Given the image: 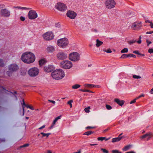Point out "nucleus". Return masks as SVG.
<instances>
[{
  "label": "nucleus",
  "mask_w": 153,
  "mask_h": 153,
  "mask_svg": "<svg viewBox=\"0 0 153 153\" xmlns=\"http://www.w3.org/2000/svg\"><path fill=\"white\" fill-rule=\"evenodd\" d=\"M21 59L26 64H31L35 61L36 57L33 53L27 51L22 54Z\"/></svg>",
  "instance_id": "f257e3e1"
},
{
  "label": "nucleus",
  "mask_w": 153,
  "mask_h": 153,
  "mask_svg": "<svg viewBox=\"0 0 153 153\" xmlns=\"http://www.w3.org/2000/svg\"><path fill=\"white\" fill-rule=\"evenodd\" d=\"M52 78L56 80L61 79L65 76V72L62 69H59L55 70L51 73Z\"/></svg>",
  "instance_id": "f03ea898"
},
{
  "label": "nucleus",
  "mask_w": 153,
  "mask_h": 153,
  "mask_svg": "<svg viewBox=\"0 0 153 153\" xmlns=\"http://www.w3.org/2000/svg\"><path fill=\"white\" fill-rule=\"evenodd\" d=\"M69 44V41L66 37H64L58 39L57 40V45L61 48H65Z\"/></svg>",
  "instance_id": "7ed1b4c3"
},
{
  "label": "nucleus",
  "mask_w": 153,
  "mask_h": 153,
  "mask_svg": "<svg viewBox=\"0 0 153 153\" xmlns=\"http://www.w3.org/2000/svg\"><path fill=\"white\" fill-rule=\"evenodd\" d=\"M39 73V69L35 67L30 68L27 71V74L31 77H35L38 76Z\"/></svg>",
  "instance_id": "20e7f679"
},
{
  "label": "nucleus",
  "mask_w": 153,
  "mask_h": 153,
  "mask_svg": "<svg viewBox=\"0 0 153 153\" xmlns=\"http://www.w3.org/2000/svg\"><path fill=\"white\" fill-rule=\"evenodd\" d=\"M68 58L70 61L74 62H78L80 60V56L78 53L74 52L69 53Z\"/></svg>",
  "instance_id": "39448f33"
},
{
  "label": "nucleus",
  "mask_w": 153,
  "mask_h": 153,
  "mask_svg": "<svg viewBox=\"0 0 153 153\" xmlns=\"http://www.w3.org/2000/svg\"><path fill=\"white\" fill-rule=\"evenodd\" d=\"M60 67L65 69H69L73 66L72 62L68 60H64L61 61L59 63Z\"/></svg>",
  "instance_id": "423d86ee"
},
{
  "label": "nucleus",
  "mask_w": 153,
  "mask_h": 153,
  "mask_svg": "<svg viewBox=\"0 0 153 153\" xmlns=\"http://www.w3.org/2000/svg\"><path fill=\"white\" fill-rule=\"evenodd\" d=\"M42 37L45 40L50 41L53 39L54 35L52 31H48L43 33L42 35Z\"/></svg>",
  "instance_id": "0eeeda50"
},
{
  "label": "nucleus",
  "mask_w": 153,
  "mask_h": 153,
  "mask_svg": "<svg viewBox=\"0 0 153 153\" xmlns=\"http://www.w3.org/2000/svg\"><path fill=\"white\" fill-rule=\"evenodd\" d=\"M9 71H7V74L9 76L11 75L13 72L16 71L19 69L17 65L15 63H13L9 65L8 66Z\"/></svg>",
  "instance_id": "6e6552de"
},
{
  "label": "nucleus",
  "mask_w": 153,
  "mask_h": 153,
  "mask_svg": "<svg viewBox=\"0 0 153 153\" xmlns=\"http://www.w3.org/2000/svg\"><path fill=\"white\" fill-rule=\"evenodd\" d=\"M10 12L8 9L3 8L0 10V15L3 17L8 18L10 16Z\"/></svg>",
  "instance_id": "1a4fd4ad"
},
{
  "label": "nucleus",
  "mask_w": 153,
  "mask_h": 153,
  "mask_svg": "<svg viewBox=\"0 0 153 153\" xmlns=\"http://www.w3.org/2000/svg\"><path fill=\"white\" fill-rule=\"evenodd\" d=\"M55 8L58 10L64 12L67 9L66 5L63 3H58L55 6Z\"/></svg>",
  "instance_id": "9d476101"
},
{
  "label": "nucleus",
  "mask_w": 153,
  "mask_h": 153,
  "mask_svg": "<svg viewBox=\"0 0 153 153\" xmlns=\"http://www.w3.org/2000/svg\"><path fill=\"white\" fill-rule=\"evenodd\" d=\"M68 57L66 53L64 52L60 51L58 52L56 55V57L59 60H63L66 59Z\"/></svg>",
  "instance_id": "9b49d317"
},
{
  "label": "nucleus",
  "mask_w": 153,
  "mask_h": 153,
  "mask_svg": "<svg viewBox=\"0 0 153 153\" xmlns=\"http://www.w3.org/2000/svg\"><path fill=\"white\" fill-rule=\"evenodd\" d=\"M105 4L106 8L111 9L115 7L116 3L114 0H107L105 2Z\"/></svg>",
  "instance_id": "f8f14e48"
},
{
  "label": "nucleus",
  "mask_w": 153,
  "mask_h": 153,
  "mask_svg": "<svg viewBox=\"0 0 153 153\" xmlns=\"http://www.w3.org/2000/svg\"><path fill=\"white\" fill-rule=\"evenodd\" d=\"M38 17V15L36 11L34 10H30L27 14V17L31 20L36 19Z\"/></svg>",
  "instance_id": "ddd939ff"
},
{
  "label": "nucleus",
  "mask_w": 153,
  "mask_h": 153,
  "mask_svg": "<svg viewBox=\"0 0 153 153\" xmlns=\"http://www.w3.org/2000/svg\"><path fill=\"white\" fill-rule=\"evenodd\" d=\"M67 16L71 19H74L77 16V13L74 11L68 10L66 14Z\"/></svg>",
  "instance_id": "4468645a"
},
{
  "label": "nucleus",
  "mask_w": 153,
  "mask_h": 153,
  "mask_svg": "<svg viewBox=\"0 0 153 153\" xmlns=\"http://www.w3.org/2000/svg\"><path fill=\"white\" fill-rule=\"evenodd\" d=\"M141 22H137L133 23L131 26V28L133 30H137L142 26Z\"/></svg>",
  "instance_id": "2eb2a0df"
},
{
  "label": "nucleus",
  "mask_w": 153,
  "mask_h": 153,
  "mask_svg": "<svg viewBox=\"0 0 153 153\" xmlns=\"http://www.w3.org/2000/svg\"><path fill=\"white\" fill-rule=\"evenodd\" d=\"M152 137H153V133L151 132H148L145 134L141 136L140 138L141 139L147 138V140H149Z\"/></svg>",
  "instance_id": "dca6fc26"
},
{
  "label": "nucleus",
  "mask_w": 153,
  "mask_h": 153,
  "mask_svg": "<svg viewBox=\"0 0 153 153\" xmlns=\"http://www.w3.org/2000/svg\"><path fill=\"white\" fill-rule=\"evenodd\" d=\"M45 50L47 53H52L55 51V48L53 46L49 45L47 46Z\"/></svg>",
  "instance_id": "f3484780"
},
{
  "label": "nucleus",
  "mask_w": 153,
  "mask_h": 153,
  "mask_svg": "<svg viewBox=\"0 0 153 153\" xmlns=\"http://www.w3.org/2000/svg\"><path fill=\"white\" fill-rule=\"evenodd\" d=\"M54 69L53 66L51 65H48L45 66L44 68V70L47 72H50L52 71Z\"/></svg>",
  "instance_id": "a211bd4d"
},
{
  "label": "nucleus",
  "mask_w": 153,
  "mask_h": 153,
  "mask_svg": "<svg viewBox=\"0 0 153 153\" xmlns=\"http://www.w3.org/2000/svg\"><path fill=\"white\" fill-rule=\"evenodd\" d=\"M114 100L118 104L121 106L123 105L124 102V101L120 100L119 99L117 98L115 99Z\"/></svg>",
  "instance_id": "6ab92c4d"
},
{
  "label": "nucleus",
  "mask_w": 153,
  "mask_h": 153,
  "mask_svg": "<svg viewBox=\"0 0 153 153\" xmlns=\"http://www.w3.org/2000/svg\"><path fill=\"white\" fill-rule=\"evenodd\" d=\"M132 147V145L131 144H129L125 146L122 149V150L124 151H126Z\"/></svg>",
  "instance_id": "aec40b11"
},
{
  "label": "nucleus",
  "mask_w": 153,
  "mask_h": 153,
  "mask_svg": "<svg viewBox=\"0 0 153 153\" xmlns=\"http://www.w3.org/2000/svg\"><path fill=\"white\" fill-rule=\"evenodd\" d=\"M14 9L20 10H27L30 9V8H27L26 7H23L20 6H14L13 7Z\"/></svg>",
  "instance_id": "412c9836"
},
{
  "label": "nucleus",
  "mask_w": 153,
  "mask_h": 153,
  "mask_svg": "<svg viewBox=\"0 0 153 153\" xmlns=\"http://www.w3.org/2000/svg\"><path fill=\"white\" fill-rule=\"evenodd\" d=\"M46 62V61L45 59H41L39 61V64L40 66H41L45 64Z\"/></svg>",
  "instance_id": "4be33fe9"
},
{
  "label": "nucleus",
  "mask_w": 153,
  "mask_h": 153,
  "mask_svg": "<svg viewBox=\"0 0 153 153\" xmlns=\"http://www.w3.org/2000/svg\"><path fill=\"white\" fill-rule=\"evenodd\" d=\"M96 47L97 48L99 47L100 46L103 44V42L98 39H97L96 40Z\"/></svg>",
  "instance_id": "5701e85b"
},
{
  "label": "nucleus",
  "mask_w": 153,
  "mask_h": 153,
  "mask_svg": "<svg viewBox=\"0 0 153 153\" xmlns=\"http://www.w3.org/2000/svg\"><path fill=\"white\" fill-rule=\"evenodd\" d=\"M123 137H118L116 138H113L112 139V142L114 143L120 141L123 138Z\"/></svg>",
  "instance_id": "b1692460"
},
{
  "label": "nucleus",
  "mask_w": 153,
  "mask_h": 153,
  "mask_svg": "<svg viewBox=\"0 0 153 153\" xmlns=\"http://www.w3.org/2000/svg\"><path fill=\"white\" fill-rule=\"evenodd\" d=\"M84 86L85 88H94V85L91 84H85L84 85Z\"/></svg>",
  "instance_id": "393cba45"
},
{
  "label": "nucleus",
  "mask_w": 153,
  "mask_h": 153,
  "mask_svg": "<svg viewBox=\"0 0 153 153\" xmlns=\"http://www.w3.org/2000/svg\"><path fill=\"white\" fill-rule=\"evenodd\" d=\"M110 138H106L105 137H99L97 138V140H101L102 141L103 140H105V141H107L109 140Z\"/></svg>",
  "instance_id": "a878e982"
},
{
  "label": "nucleus",
  "mask_w": 153,
  "mask_h": 153,
  "mask_svg": "<svg viewBox=\"0 0 153 153\" xmlns=\"http://www.w3.org/2000/svg\"><path fill=\"white\" fill-rule=\"evenodd\" d=\"M80 86L79 84H75L72 86V88L73 89H76L80 87Z\"/></svg>",
  "instance_id": "bb28decb"
},
{
  "label": "nucleus",
  "mask_w": 153,
  "mask_h": 153,
  "mask_svg": "<svg viewBox=\"0 0 153 153\" xmlns=\"http://www.w3.org/2000/svg\"><path fill=\"white\" fill-rule=\"evenodd\" d=\"M61 116H59L57 117H56L54 120L53 121V125L51 127H52L57 122V120L59 119H61Z\"/></svg>",
  "instance_id": "cd10ccee"
},
{
  "label": "nucleus",
  "mask_w": 153,
  "mask_h": 153,
  "mask_svg": "<svg viewBox=\"0 0 153 153\" xmlns=\"http://www.w3.org/2000/svg\"><path fill=\"white\" fill-rule=\"evenodd\" d=\"M40 134L42 135V137H48L51 134V133H45L43 132H41L40 133Z\"/></svg>",
  "instance_id": "c85d7f7f"
},
{
  "label": "nucleus",
  "mask_w": 153,
  "mask_h": 153,
  "mask_svg": "<svg viewBox=\"0 0 153 153\" xmlns=\"http://www.w3.org/2000/svg\"><path fill=\"white\" fill-rule=\"evenodd\" d=\"M79 91L83 92H90L91 93H94V92L91 91L90 90H88L87 89H80Z\"/></svg>",
  "instance_id": "c756f323"
},
{
  "label": "nucleus",
  "mask_w": 153,
  "mask_h": 153,
  "mask_svg": "<svg viewBox=\"0 0 153 153\" xmlns=\"http://www.w3.org/2000/svg\"><path fill=\"white\" fill-rule=\"evenodd\" d=\"M93 133L91 131H89L85 132L83 133V134L84 135H89Z\"/></svg>",
  "instance_id": "7c9ffc66"
},
{
  "label": "nucleus",
  "mask_w": 153,
  "mask_h": 153,
  "mask_svg": "<svg viewBox=\"0 0 153 153\" xmlns=\"http://www.w3.org/2000/svg\"><path fill=\"white\" fill-rule=\"evenodd\" d=\"M103 51L105 52L108 53H110L112 52V51L110 49L106 50L105 49H103Z\"/></svg>",
  "instance_id": "2f4dec72"
},
{
  "label": "nucleus",
  "mask_w": 153,
  "mask_h": 153,
  "mask_svg": "<svg viewBox=\"0 0 153 153\" xmlns=\"http://www.w3.org/2000/svg\"><path fill=\"white\" fill-rule=\"evenodd\" d=\"M128 49L127 48H124L121 51V53H126L128 52Z\"/></svg>",
  "instance_id": "473e14b6"
},
{
  "label": "nucleus",
  "mask_w": 153,
  "mask_h": 153,
  "mask_svg": "<svg viewBox=\"0 0 153 153\" xmlns=\"http://www.w3.org/2000/svg\"><path fill=\"white\" fill-rule=\"evenodd\" d=\"M90 109V106H88L87 108H85L84 109V111L85 112L89 113L90 111L89 110Z\"/></svg>",
  "instance_id": "72a5a7b5"
},
{
  "label": "nucleus",
  "mask_w": 153,
  "mask_h": 153,
  "mask_svg": "<svg viewBox=\"0 0 153 153\" xmlns=\"http://www.w3.org/2000/svg\"><path fill=\"white\" fill-rule=\"evenodd\" d=\"M100 150L103 153H108V151L105 149L101 148Z\"/></svg>",
  "instance_id": "f704fd0d"
},
{
  "label": "nucleus",
  "mask_w": 153,
  "mask_h": 153,
  "mask_svg": "<svg viewBox=\"0 0 153 153\" xmlns=\"http://www.w3.org/2000/svg\"><path fill=\"white\" fill-rule=\"evenodd\" d=\"M73 102V100H70L67 102V104L70 105V108H71L72 107V103Z\"/></svg>",
  "instance_id": "c9c22d12"
},
{
  "label": "nucleus",
  "mask_w": 153,
  "mask_h": 153,
  "mask_svg": "<svg viewBox=\"0 0 153 153\" xmlns=\"http://www.w3.org/2000/svg\"><path fill=\"white\" fill-rule=\"evenodd\" d=\"M132 77L133 78L135 79H140L141 78V77L140 76L137 75H133Z\"/></svg>",
  "instance_id": "e433bc0d"
},
{
  "label": "nucleus",
  "mask_w": 153,
  "mask_h": 153,
  "mask_svg": "<svg viewBox=\"0 0 153 153\" xmlns=\"http://www.w3.org/2000/svg\"><path fill=\"white\" fill-rule=\"evenodd\" d=\"M128 57H132L133 58H135L136 56L135 55L131 53H129L127 54Z\"/></svg>",
  "instance_id": "4c0bfd02"
},
{
  "label": "nucleus",
  "mask_w": 153,
  "mask_h": 153,
  "mask_svg": "<svg viewBox=\"0 0 153 153\" xmlns=\"http://www.w3.org/2000/svg\"><path fill=\"white\" fill-rule=\"evenodd\" d=\"M55 26L56 27L59 28L61 26L59 22H57L55 23Z\"/></svg>",
  "instance_id": "58836bf2"
},
{
  "label": "nucleus",
  "mask_w": 153,
  "mask_h": 153,
  "mask_svg": "<svg viewBox=\"0 0 153 153\" xmlns=\"http://www.w3.org/2000/svg\"><path fill=\"white\" fill-rule=\"evenodd\" d=\"M136 42V40H132L128 42V43L130 45H132Z\"/></svg>",
  "instance_id": "ea45409f"
},
{
  "label": "nucleus",
  "mask_w": 153,
  "mask_h": 153,
  "mask_svg": "<svg viewBox=\"0 0 153 153\" xmlns=\"http://www.w3.org/2000/svg\"><path fill=\"white\" fill-rule=\"evenodd\" d=\"M29 146V144L28 143H27V144H25L22 146H20L19 148H22L23 147H27Z\"/></svg>",
  "instance_id": "a19ab883"
},
{
  "label": "nucleus",
  "mask_w": 153,
  "mask_h": 153,
  "mask_svg": "<svg viewBox=\"0 0 153 153\" xmlns=\"http://www.w3.org/2000/svg\"><path fill=\"white\" fill-rule=\"evenodd\" d=\"M112 153H122V152L117 150H113L112 151Z\"/></svg>",
  "instance_id": "79ce46f5"
},
{
  "label": "nucleus",
  "mask_w": 153,
  "mask_h": 153,
  "mask_svg": "<svg viewBox=\"0 0 153 153\" xmlns=\"http://www.w3.org/2000/svg\"><path fill=\"white\" fill-rule=\"evenodd\" d=\"M105 106L107 109L108 110H110L112 109L111 107L108 105L106 104Z\"/></svg>",
  "instance_id": "37998d69"
},
{
  "label": "nucleus",
  "mask_w": 153,
  "mask_h": 153,
  "mask_svg": "<svg viewBox=\"0 0 153 153\" xmlns=\"http://www.w3.org/2000/svg\"><path fill=\"white\" fill-rule=\"evenodd\" d=\"M126 57H128L127 54H123L121 56L120 58L123 59H124Z\"/></svg>",
  "instance_id": "c03bdc74"
},
{
  "label": "nucleus",
  "mask_w": 153,
  "mask_h": 153,
  "mask_svg": "<svg viewBox=\"0 0 153 153\" xmlns=\"http://www.w3.org/2000/svg\"><path fill=\"white\" fill-rule=\"evenodd\" d=\"M45 153H53L52 151L51 150H47L45 152Z\"/></svg>",
  "instance_id": "a18cd8bd"
},
{
  "label": "nucleus",
  "mask_w": 153,
  "mask_h": 153,
  "mask_svg": "<svg viewBox=\"0 0 153 153\" xmlns=\"http://www.w3.org/2000/svg\"><path fill=\"white\" fill-rule=\"evenodd\" d=\"M148 52L150 53H153V48H149L148 50Z\"/></svg>",
  "instance_id": "49530a36"
},
{
  "label": "nucleus",
  "mask_w": 153,
  "mask_h": 153,
  "mask_svg": "<svg viewBox=\"0 0 153 153\" xmlns=\"http://www.w3.org/2000/svg\"><path fill=\"white\" fill-rule=\"evenodd\" d=\"M146 42L147 43V46H149V45L152 43V42L149 41L148 39L146 40Z\"/></svg>",
  "instance_id": "de8ad7c7"
},
{
  "label": "nucleus",
  "mask_w": 153,
  "mask_h": 153,
  "mask_svg": "<svg viewBox=\"0 0 153 153\" xmlns=\"http://www.w3.org/2000/svg\"><path fill=\"white\" fill-rule=\"evenodd\" d=\"M26 105V104L25 103V102H24V101L23 100V104H22V105H23L22 108H23V115H24V107L23 105L25 106Z\"/></svg>",
  "instance_id": "09e8293b"
},
{
  "label": "nucleus",
  "mask_w": 153,
  "mask_h": 153,
  "mask_svg": "<svg viewBox=\"0 0 153 153\" xmlns=\"http://www.w3.org/2000/svg\"><path fill=\"white\" fill-rule=\"evenodd\" d=\"M134 53L138 55H140V54L139 53V52L137 51H134L133 52Z\"/></svg>",
  "instance_id": "8fccbe9b"
},
{
  "label": "nucleus",
  "mask_w": 153,
  "mask_h": 153,
  "mask_svg": "<svg viewBox=\"0 0 153 153\" xmlns=\"http://www.w3.org/2000/svg\"><path fill=\"white\" fill-rule=\"evenodd\" d=\"M3 61L0 59V66H3Z\"/></svg>",
  "instance_id": "3c124183"
},
{
  "label": "nucleus",
  "mask_w": 153,
  "mask_h": 153,
  "mask_svg": "<svg viewBox=\"0 0 153 153\" xmlns=\"http://www.w3.org/2000/svg\"><path fill=\"white\" fill-rule=\"evenodd\" d=\"M136 99H134V100H133L131 101L130 102V104H132V103H134L135 102H136Z\"/></svg>",
  "instance_id": "603ef678"
},
{
  "label": "nucleus",
  "mask_w": 153,
  "mask_h": 153,
  "mask_svg": "<svg viewBox=\"0 0 153 153\" xmlns=\"http://www.w3.org/2000/svg\"><path fill=\"white\" fill-rule=\"evenodd\" d=\"M20 19L22 21H24L25 19V18L23 16H21L20 17Z\"/></svg>",
  "instance_id": "864d4df0"
},
{
  "label": "nucleus",
  "mask_w": 153,
  "mask_h": 153,
  "mask_svg": "<svg viewBox=\"0 0 153 153\" xmlns=\"http://www.w3.org/2000/svg\"><path fill=\"white\" fill-rule=\"evenodd\" d=\"M137 42L139 44H140L141 42V37L140 36L139 37V40L138 41H137Z\"/></svg>",
  "instance_id": "5fc2aeb1"
},
{
  "label": "nucleus",
  "mask_w": 153,
  "mask_h": 153,
  "mask_svg": "<svg viewBox=\"0 0 153 153\" xmlns=\"http://www.w3.org/2000/svg\"><path fill=\"white\" fill-rule=\"evenodd\" d=\"M45 127V126L43 125V126H42L41 127H39L38 129L39 130H41V129H42L44 128Z\"/></svg>",
  "instance_id": "6e6d98bb"
},
{
  "label": "nucleus",
  "mask_w": 153,
  "mask_h": 153,
  "mask_svg": "<svg viewBox=\"0 0 153 153\" xmlns=\"http://www.w3.org/2000/svg\"><path fill=\"white\" fill-rule=\"evenodd\" d=\"M48 101L49 102H51L53 103V104H55V103H56L54 101H53V100H48Z\"/></svg>",
  "instance_id": "4d7b16f0"
},
{
  "label": "nucleus",
  "mask_w": 153,
  "mask_h": 153,
  "mask_svg": "<svg viewBox=\"0 0 153 153\" xmlns=\"http://www.w3.org/2000/svg\"><path fill=\"white\" fill-rule=\"evenodd\" d=\"M94 127H91V126H88L86 128L87 129H92L94 128Z\"/></svg>",
  "instance_id": "13d9d810"
},
{
  "label": "nucleus",
  "mask_w": 153,
  "mask_h": 153,
  "mask_svg": "<svg viewBox=\"0 0 153 153\" xmlns=\"http://www.w3.org/2000/svg\"><path fill=\"white\" fill-rule=\"evenodd\" d=\"M149 26H150L151 28H153V23L152 22L151 23Z\"/></svg>",
  "instance_id": "bf43d9fd"
},
{
  "label": "nucleus",
  "mask_w": 153,
  "mask_h": 153,
  "mask_svg": "<svg viewBox=\"0 0 153 153\" xmlns=\"http://www.w3.org/2000/svg\"><path fill=\"white\" fill-rule=\"evenodd\" d=\"M153 33V31H150L149 32H146V34H152Z\"/></svg>",
  "instance_id": "052dcab7"
},
{
  "label": "nucleus",
  "mask_w": 153,
  "mask_h": 153,
  "mask_svg": "<svg viewBox=\"0 0 153 153\" xmlns=\"http://www.w3.org/2000/svg\"><path fill=\"white\" fill-rule=\"evenodd\" d=\"M145 22L146 23H150V24L151 23V22H150L148 20H146Z\"/></svg>",
  "instance_id": "680f3d73"
},
{
  "label": "nucleus",
  "mask_w": 153,
  "mask_h": 153,
  "mask_svg": "<svg viewBox=\"0 0 153 153\" xmlns=\"http://www.w3.org/2000/svg\"><path fill=\"white\" fill-rule=\"evenodd\" d=\"M151 94H153V89L152 88V89L150 91V92H149Z\"/></svg>",
  "instance_id": "e2e57ef3"
},
{
  "label": "nucleus",
  "mask_w": 153,
  "mask_h": 153,
  "mask_svg": "<svg viewBox=\"0 0 153 153\" xmlns=\"http://www.w3.org/2000/svg\"><path fill=\"white\" fill-rule=\"evenodd\" d=\"M94 88H100L101 87V86L99 85H94Z\"/></svg>",
  "instance_id": "0e129e2a"
},
{
  "label": "nucleus",
  "mask_w": 153,
  "mask_h": 153,
  "mask_svg": "<svg viewBox=\"0 0 153 153\" xmlns=\"http://www.w3.org/2000/svg\"><path fill=\"white\" fill-rule=\"evenodd\" d=\"M29 108L32 110H33L34 109L33 107L32 106H30Z\"/></svg>",
  "instance_id": "69168bd1"
},
{
  "label": "nucleus",
  "mask_w": 153,
  "mask_h": 153,
  "mask_svg": "<svg viewBox=\"0 0 153 153\" xmlns=\"http://www.w3.org/2000/svg\"><path fill=\"white\" fill-rule=\"evenodd\" d=\"M128 153H136L135 152L133 151H132L129 152H128Z\"/></svg>",
  "instance_id": "338daca9"
},
{
  "label": "nucleus",
  "mask_w": 153,
  "mask_h": 153,
  "mask_svg": "<svg viewBox=\"0 0 153 153\" xmlns=\"http://www.w3.org/2000/svg\"><path fill=\"white\" fill-rule=\"evenodd\" d=\"M140 97H144L145 96V95L143 94H142L140 95Z\"/></svg>",
  "instance_id": "774afa93"
}]
</instances>
